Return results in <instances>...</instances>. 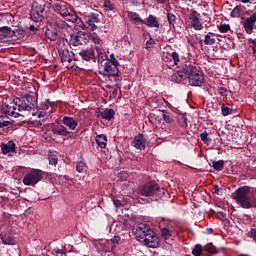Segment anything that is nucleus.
Segmentation results:
<instances>
[{
    "mask_svg": "<svg viewBox=\"0 0 256 256\" xmlns=\"http://www.w3.org/2000/svg\"><path fill=\"white\" fill-rule=\"evenodd\" d=\"M212 167L215 171H223V167H225V161L218 160L212 162Z\"/></svg>",
    "mask_w": 256,
    "mask_h": 256,
    "instance_id": "c756f323",
    "label": "nucleus"
},
{
    "mask_svg": "<svg viewBox=\"0 0 256 256\" xmlns=\"http://www.w3.org/2000/svg\"><path fill=\"white\" fill-rule=\"evenodd\" d=\"M243 3H249L251 0H241Z\"/></svg>",
    "mask_w": 256,
    "mask_h": 256,
    "instance_id": "338daca9",
    "label": "nucleus"
},
{
    "mask_svg": "<svg viewBox=\"0 0 256 256\" xmlns=\"http://www.w3.org/2000/svg\"><path fill=\"white\" fill-rule=\"evenodd\" d=\"M1 150L3 155H7V153H15V142L9 141L7 144H2Z\"/></svg>",
    "mask_w": 256,
    "mask_h": 256,
    "instance_id": "aec40b11",
    "label": "nucleus"
},
{
    "mask_svg": "<svg viewBox=\"0 0 256 256\" xmlns=\"http://www.w3.org/2000/svg\"><path fill=\"white\" fill-rule=\"evenodd\" d=\"M47 0H33L30 17L32 21L39 23L45 17V5Z\"/></svg>",
    "mask_w": 256,
    "mask_h": 256,
    "instance_id": "423d86ee",
    "label": "nucleus"
},
{
    "mask_svg": "<svg viewBox=\"0 0 256 256\" xmlns=\"http://www.w3.org/2000/svg\"><path fill=\"white\" fill-rule=\"evenodd\" d=\"M12 35L13 37H18V39H21L23 37V34L19 35V30H13L11 33V28L9 27H1L0 28V43H3V41H7L8 37Z\"/></svg>",
    "mask_w": 256,
    "mask_h": 256,
    "instance_id": "ddd939ff",
    "label": "nucleus"
},
{
    "mask_svg": "<svg viewBox=\"0 0 256 256\" xmlns=\"http://www.w3.org/2000/svg\"><path fill=\"white\" fill-rule=\"evenodd\" d=\"M56 25H57V27H59V28H63V27H65V21H62V20H57L56 21Z\"/></svg>",
    "mask_w": 256,
    "mask_h": 256,
    "instance_id": "3c124183",
    "label": "nucleus"
},
{
    "mask_svg": "<svg viewBox=\"0 0 256 256\" xmlns=\"http://www.w3.org/2000/svg\"><path fill=\"white\" fill-rule=\"evenodd\" d=\"M63 124L66 126V127H69V129H71L72 131H75V129H77V121L74 120L73 117H69V116H65L63 118Z\"/></svg>",
    "mask_w": 256,
    "mask_h": 256,
    "instance_id": "6ab92c4d",
    "label": "nucleus"
},
{
    "mask_svg": "<svg viewBox=\"0 0 256 256\" xmlns=\"http://www.w3.org/2000/svg\"><path fill=\"white\" fill-rule=\"evenodd\" d=\"M78 55L81 57L82 61H91L95 59V50H93V48L82 50Z\"/></svg>",
    "mask_w": 256,
    "mask_h": 256,
    "instance_id": "dca6fc26",
    "label": "nucleus"
},
{
    "mask_svg": "<svg viewBox=\"0 0 256 256\" xmlns=\"http://www.w3.org/2000/svg\"><path fill=\"white\" fill-rule=\"evenodd\" d=\"M106 61H111V63H114V65H119V61L115 59V54H110V59H106Z\"/></svg>",
    "mask_w": 256,
    "mask_h": 256,
    "instance_id": "a18cd8bd",
    "label": "nucleus"
},
{
    "mask_svg": "<svg viewBox=\"0 0 256 256\" xmlns=\"http://www.w3.org/2000/svg\"><path fill=\"white\" fill-rule=\"evenodd\" d=\"M202 253H203V246H201V244H197L192 250V254H194L195 256H199Z\"/></svg>",
    "mask_w": 256,
    "mask_h": 256,
    "instance_id": "c9c22d12",
    "label": "nucleus"
},
{
    "mask_svg": "<svg viewBox=\"0 0 256 256\" xmlns=\"http://www.w3.org/2000/svg\"><path fill=\"white\" fill-rule=\"evenodd\" d=\"M54 133H55L56 135H61L62 137H69V135H70L71 132H69V131L67 130V128H65V127H60V128H56V129L54 130Z\"/></svg>",
    "mask_w": 256,
    "mask_h": 256,
    "instance_id": "c85d7f7f",
    "label": "nucleus"
},
{
    "mask_svg": "<svg viewBox=\"0 0 256 256\" xmlns=\"http://www.w3.org/2000/svg\"><path fill=\"white\" fill-rule=\"evenodd\" d=\"M40 109H42V111H47L49 109V105L47 103H42L40 105Z\"/></svg>",
    "mask_w": 256,
    "mask_h": 256,
    "instance_id": "603ef678",
    "label": "nucleus"
},
{
    "mask_svg": "<svg viewBox=\"0 0 256 256\" xmlns=\"http://www.w3.org/2000/svg\"><path fill=\"white\" fill-rule=\"evenodd\" d=\"M200 139L205 143V145H209L211 143V138H209V134L207 132H202L200 134Z\"/></svg>",
    "mask_w": 256,
    "mask_h": 256,
    "instance_id": "72a5a7b5",
    "label": "nucleus"
},
{
    "mask_svg": "<svg viewBox=\"0 0 256 256\" xmlns=\"http://www.w3.org/2000/svg\"><path fill=\"white\" fill-rule=\"evenodd\" d=\"M176 75L178 77V81H185V79H188L189 85L192 87H201L203 81H205L203 72L197 69V67L193 66L191 62H186L183 64L180 70L177 71Z\"/></svg>",
    "mask_w": 256,
    "mask_h": 256,
    "instance_id": "f257e3e1",
    "label": "nucleus"
},
{
    "mask_svg": "<svg viewBox=\"0 0 256 256\" xmlns=\"http://www.w3.org/2000/svg\"><path fill=\"white\" fill-rule=\"evenodd\" d=\"M133 234L142 245L150 247L151 249H157V247H159V237L147 224H136L133 228Z\"/></svg>",
    "mask_w": 256,
    "mask_h": 256,
    "instance_id": "f03ea898",
    "label": "nucleus"
},
{
    "mask_svg": "<svg viewBox=\"0 0 256 256\" xmlns=\"http://www.w3.org/2000/svg\"><path fill=\"white\" fill-rule=\"evenodd\" d=\"M232 197L236 201L237 205H240L242 209H251L256 207L255 194L251 192V188L249 186L238 188L232 194Z\"/></svg>",
    "mask_w": 256,
    "mask_h": 256,
    "instance_id": "20e7f679",
    "label": "nucleus"
},
{
    "mask_svg": "<svg viewBox=\"0 0 256 256\" xmlns=\"http://www.w3.org/2000/svg\"><path fill=\"white\" fill-rule=\"evenodd\" d=\"M29 29H30V31H37V28L34 25L30 26Z\"/></svg>",
    "mask_w": 256,
    "mask_h": 256,
    "instance_id": "680f3d73",
    "label": "nucleus"
},
{
    "mask_svg": "<svg viewBox=\"0 0 256 256\" xmlns=\"http://www.w3.org/2000/svg\"><path fill=\"white\" fill-rule=\"evenodd\" d=\"M182 119H183V121H184V123L182 124L183 127H187V118L182 117Z\"/></svg>",
    "mask_w": 256,
    "mask_h": 256,
    "instance_id": "bf43d9fd",
    "label": "nucleus"
},
{
    "mask_svg": "<svg viewBox=\"0 0 256 256\" xmlns=\"http://www.w3.org/2000/svg\"><path fill=\"white\" fill-rule=\"evenodd\" d=\"M133 145L135 149H138L139 151H143L145 149V145H147V140H145V137L143 134H138L135 136Z\"/></svg>",
    "mask_w": 256,
    "mask_h": 256,
    "instance_id": "2eb2a0df",
    "label": "nucleus"
},
{
    "mask_svg": "<svg viewBox=\"0 0 256 256\" xmlns=\"http://www.w3.org/2000/svg\"><path fill=\"white\" fill-rule=\"evenodd\" d=\"M218 93L222 96V97H227V90L226 88L220 87L218 89Z\"/></svg>",
    "mask_w": 256,
    "mask_h": 256,
    "instance_id": "de8ad7c7",
    "label": "nucleus"
},
{
    "mask_svg": "<svg viewBox=\"0 0 256 256\" xmlns=\"http://www.w3.org/2000/svg\"><path fill=\"white\" fill-rule=\"evenodd\" d=\"M4 245H17V240L9 235H1L0 237Z\"/></svg>",
    "mask_w": 256,
    "mask_h": 256,
    "instance_id": "cd10ccee",
    "label": "nucleus"
},
{
    "mask_svg": "<svg viewBox=\"0 0 256 256\" xmlns=\"http://www.w3.org/2000/svg\"><path fill=\"white\" fill-rule=\"evenodd\" d=\"M104 8L106 9V11H113V4L109 0H105Z\"/></svg>",
    "mask_w": 256,
    "mask_h": 256,
    "instance_id": "79ce46f5",
    "label": "nucleus"
},
{
    "mask_svg": "<svg viewBox=\"0 0 256 256\" xmlns=\"http://www.w3.org/2000/svg\"><path fill=\"white\" fill-rule=\"evenodd\" d=\"M95 49L98 55V63L100 65H104V63H107V54H105L103 46H95Z\"/></svg>",
    "mask_w": 256,
    "mask_h": 256,
    "instance_id": "a211bd4d",
    "label": "nucleus"
},
{
    "mask_svg": "<svg viewBox=\"0 0 256 256\" xmlns=\"http://www.w3.org/2000/svg\"><path fill=\"white\" fill-rule=\"evenodd\" d=\"M221 112L224 117H227V115H231L233 113V110L225 105L221 107Z\"/></svg>",
    "mask_w": 256,
    "mask_h": 256,
    "instance_id": "e433bc0d",
    "label": "nucleus"
},
{
    "mask_svg": "<svg viewBox=\"0 0 256 256\" xmlns=\"http://www.w3.org/2000/svg\"><path fill=\"white\" fill-rule=\"evenodd\" d=\"M70 41L74 47H77L78 45H87V43H89V33L79 31L76 34H72Z\"/></svg>",
    "mask_w": 256,
    "mask_h": 256,
    "instance_id": "9b49d317",
    "label": "nucleus"
},
{
    "mask_svg": "<svg viewBox=\"0 0 256 256\" xmlns=\"http://www.w3.org/2000/svg\"><path fill=\"white\" fill-rule=\"evenodd\" d=\"M251 43L253 44V47H256V39L251 40Z\"/></svg>",
    "mask_w": 256,
    "mask_h": 256,
    "instance_id": "e2e57ef3",
    "label": "nucleus"
},
{
    "mask_svg": "<svg viewBox=\"0 0 256 256\" xmlns=\"http://www.w3.org/2000/svg\"><path fill=\"white\" fill-rule=\"evenodd\" d=\"M162 113H163L162 119H164L165 123H173V119H172L171 116L167 113V111L163 110Z\"/></svg>",
    "mask_w": 256,
    "mask_h": 256,
    "instance_id": "58836bf2",
    "label": "nucleus"
},
{
    "mask_svg": "<svg viewBox=\"0 0 256 256\" xmlns=\"http://www.w3.org/2000/svg\"><path fill=\"white\" fill-rule=\"evenodd\" d=\"M100 117L106 119V121H111L115 117V110L106 108L104 111L100 112Z\"/></svg>",
    "mask_w": 256,
    "mask_h": 256,
    "instance_id": "412c9836",
    "label": "nucleus"
},
{
    "mask_svg": "<svg viewBox=\"0 0 256 256\" xmlns=\"http://www.w3.org/2000/svg\"><path fill=\"white\" fill-rule=\"evenodd\" d=\"M231 17H239L241 15V7L236 6L230 13Z\"/></svg>",
    "mask_w": 256,
    "mask_h": 256,
    "instance_id": "a19ab883",
    "label": "nucleus"
},
{
    "mask_svg": "<svg viewBox=\"0 0 256 256\" xmlns=\"http://www.w3.org/2000/svg\"><path fill=\"white\" fill-rule=\"evenodd\" d=\"M146 25L147 27H155L156 29H159V21H157V17L151 14L146 19Z\"/></svg>",
    "mask_w": 256,
    "mask_h": 256,
    "instance_id": "bb28decb",
    "label": "nucleus"
},
{
    "mask_svg": "<svg viewBox=\"0 0 256 256\" xmlns=\"http://www.w3.org/2000/svg\"><path fill=\"white\" fill-rule=\"evenodd\" d=\"M204 251H207V253H211V255H217V248L213 246L212 244H207L204 247Z\"/></svg>",
    "mask_w": 256,
    "mask_h": 256,
    "instance_id": "f704fd0d",
    "label": "nucleus"
},
{
    "mask_svg": "<svg viewBox=\"0 0 256 256\" xmlns=\"http://www.w3.org/2000/svg\"><path fill=\"white\" fill-rule=\"evenodd\" d=\"M242 25L245 29V32L248 35H251L253 33V29H255V23L250 17H247L243 22Z\"/></svg>",
    "mask_w": 256,
    "mask_h": 256,
    "instance_id": "f3484780",
    "label": "nucleus"
},
{
    "mask_svg": "<svg viewBox=\"0 0 256 256\" xmlns=\"http://www.w3.org/2000/svg\"><path fill=\"white\" fill-rule=\"evenodd\" d=\"M128 17L135 23V25H143L145 23V21L139 17V14L135 12H128Z\"/></svg>",
    "mask_w": 256,
    "mask_h": 256,
    "instance_id": "393cba45",
    "label": "nucleus"
},
{
    "mask_svg": "<svg viewBox=\"0 0 256 256\" xmlns=\"http://www.w3.org/2000/svg\"><path fill=\"white\" fill-rule=\"evenodd\" d=\"M35 97L27 95L21 98H15L10 104L6 105L4 111L10 117H20L19 111H33L35 109Z\"/></svg>",
    "mask_w": 256,
    "mask_h": 256,
    "instance_id": "7ed1b4c3",
    "label": "nucleus"
},
{
    "mask_svg": "<svg viewBox=\"0 0 256 256\" xmlns=\"http://www.w3.org/2000/svg\"><path fill=\"white\" fill-rule=\"evenodd\" d=\"M49 165H57L59 163V158L53 152H49L48 154Z\"/></svg>",
    "mask_w": 256,
    "mask_h": 256,
    "instance_id": "7c9ffc66",
    "label": "nucleus"
},
{
    "mask_svg": "<svg viewBox=\"0 0 256 256\" xmlns=\"http://www.w3.org/2000/svg\"><path fill=\"white\" fill-rule=\"evenodd\" d=\"M158 3H166L167 0H156Z\"/></svg>",
    "mask_w": 256,
    "mask_h": 256,
    "instance_id": "0e129e2a",
    "label": "nucleus"
},
{
    "mask_svg": "<svg viewBox=\"0 0 256 256\" xmlns=\"http://www.w3.org/2000/svg\"><path fill=\"white\" fill-rule=\"evenodd\" d=\"M96 143L100 149H105L107 147V136L104 134L97 135Z\"/></svg>",
    "mask_w": 256,
    "mask_h": 256,
    "instance_id": "b1692460",
    "label": "nucleus"
},
{
    "mask_svg": "<svg viewBox=\"0 0 256 256\" xmlns=\"http://www.w3.org/2000/svg\"><path fill=\"white\" fill-rule=\"evenodd\" d=\"M43 123H45V120H35V121H33L34 127H41V125H43Z\"/></svg>",
    "mask_w": 256,
    "mask_h": 256,
    "instance_id": "09e8293b",
    "label": "nucleus"
},
{
    "mask_svg": "<svg viewBox=\"0 0 256 256\" xmlns=\"http://www.w3.org/2000/svg\"><path fill=\"white\" fill-rule=\"evenodd\" d=\"M112 243L114 245H117L119 243V241H121V237L119 236H114L112 239H111Z\"/></svg>",
    "mask_w": 256,
    "mask_h": 256,
    "instance_id": "8fccbe9b",
    "label": "nucleus"
},
{
    "mask_svg": "<svg viewBox=\"0 0 256 256\" xmlns=\"http://www.w3.org/2000/svg\"><path fill=\"white\" fill-rule=\"evenodd\" d=\"M214 193H216L217 195H219V186H215V188H214Z\"/></svg>",
    "mask_w": 256,
    "mask_h": 256,
    "instance_id": "052dcab7",
    "label": "nucleus"
},
{
    "mask_svg": "<svg viewBox=\"0 0 256 256\" xmlns=\"http://www.w3.org/2000/svg\"><path fill=\"white\" fill-rule=\"evenodd\" d=\"M114 205H115V207H117V208L123 207V204L121 203L120 200H114Z\"/></svg>",
    "mask_w": 256,
    "mask_h": 256,
    "instance_id": "864d4df0",
    "label": "nucleus"
},
{
    "mask_svg": "<svg viewBox=\"0 0 256 256\" xmlns=\"http://www.w3.org/2000/svg\"><path fill=\"white\" fill-rule=\"evenodd\" d=\"M55 253L57 255H63V253H65V252L62 249H57V250H55Z\"/></svg>",
    "mask_w": 256,
    "mask_h": 256,
    "instance_id": "6e6d98bb",
    "label": "nucleus"
},
{
    "mask_svg": "<svg viewBox=\"0 0 256 256\" xmlns=\"http://www.w3.org/2000/svg\"><path fill=\"white\" fill-rule=\"evenodd\" d=\"M218 29L220 33H227V31H230L231 26L229 24H221L220 26H218Z\"/></svg>",
    "mask_w": 256,
    "mask_h": 256,
    "instance_id": "4c0bfd02",
    "label": "nucleus"
},
{
    "mask_svg": "<svg viewBox=\"0 0 256 256\" xmlns=\"http://www.w3.org/2000/svg\"><path fill=\"white\" fill-rule=\"evenodd\" d=\"M68 21L70 23H75V27H77L78 29H86L85 20L83 22V20H81V18H79L75 12H74V19H70Z\"/></svg>",
    "mask_w": 256,
    "mask_h": 256,
    "instance_id": "5701e85b",
    "label": "nucleus"
},
{
    "mask_svg": "<svg viewBox=\"0 0 256 256\" xmlns=\"http://www.w3.org/2000/svg\"><path fill=\"white\" fill-rule=\"evenodd\" d=\"M99 74L103 75V77H119L118 64L111 61L104 62L99 66Z\"/></svg>",
    "mask_w": 256,
    "mask_h": 256,
    "instance_id": "0eeeda50",
    "label": "nucleus"
},
{
    "mask_svg": "<svg viewBox=\"0 0 256 256\" xmlns=\"http://www.w3.org/2000/svg\"><path fill=\"white\" fill-rule=\"evenodd\" d=\"M191 27L195 31H202L203 23H201V14L193 10L190 14Z\"/></svg>",
    "mask_w": 256,
    "mask_h": 256,
    "instance_id": "4468645a",
    "label": "nucleus"
},
{
    "mask_svg": "<svg viewBox=\"0 0 256 256\" xmlns=\"http://www.w3.org/2000/svg\"><path fill=\"white\" fill-rule=\"evenodd\" d=\"M89 41L94 43L95 47H103V40H101L97 33L89 34Z\"/></svg>",
    "mask_w": 256,
    "mask_h": 256,
    "instance_id": "4be33fe9",
    "label": "nucleus"
},
{
    "mask_svg": "<svg viewBox=\"0 0 256 256\" xmlns=\"http://www.w3.org/2000/svg\"><path fill=\"white\" fill-rule=\"evenodd\" d=\"M174 65H177L179 63V54L177 52H172L171 55Z\"/></svg>",
    "mask_w": 256,
    "mask_h": 256,
    "instance_id": "37998d69",
    "label": "nucleus"
},
{
    "mask_svg": "<svg viewBox=\"0 0 256 256\" xmlns=\"http://www.w3.org/2000/svg\"><path fill=\"white\" fill-rule=\"evenodd\" d=\"M151 47H153V44L150 42L146 43V49H151Z\"/></svg>",
    "mask_w": 256,
    "mask_h": 256,
    "instance_id": "13d9d810",
    "label": "nucleus"
},
{
    "mask_svg": "<svg viewBox=\"0 0 256 256\" xmlns=\"http://www.w3.org/2000/svg\"><path fill=\"white\" fill-rule=\"evenodd\" d=\"M115 81H119V79H118V78H115Z\"/></svg>",
    "mask_w": 256,
    "mask_h": 256,
    "instance_id": "774afa93",
    "label": "nucleus"
},
{
    "mask_svg": "<svg viewBox=\"0 0 256 256\" xmlns=\"http://www.w3.org/2000/svg\"><path fill=\"white\" fill-rule=\"evenodd\" d=\"M161 234H162L163 239H165V240H167V239H169V237H171V231H169V229H167V228H162Z\"/></svg>",
    "mask_w": 256,
    "mask_h": 256,
    "instance_id": "ea45409f",
    "label": "nucleus"
},
{
    "mask_svg": "<svg viewBox=\"0 0 256 256\" xmlns=\"http://www.w3.org/2000/svg\"><path fill=\"white\" fill-rule=\"evenodd\" d=\"M57 11H59L60 15L66 20L70 21L75 17V11L71 9V6L67 4V2H59L57 5Z\"/></svg>",
    "mask_w": 256,
    "mask_h": 256,
    "instance_id": "9d476101",
    "label": "nucleus"
},
{
    "mask_svg": "<svg viewBox=\"0 0 256 256\" xmlns=\"http://www.w3.org/2000/svg\"><path fill=\"white\" fill-rule=\"evenodd\" d=\"M85 28L88 31H95L97 29V24L99 23V14L90 13L84 17Z\"/></svg>",
    "mask_w": 256,
    "mask_h": 256,
    "instance_id": "f8f14e48",
    "label": "nucleus"
},
{
    "mask_svg": "<svg viewBox=\"0 0 256 256\" xmlns=\"http://www.w3.org/2000/svg\"><path fill=\"white\" fill-rule=\"evenodd\" d=\"M38 117H39V119L44 120V122L47 121V112H45V111L42 110V111L38 114Z\"/></svg>",
    "mask_w": 256,
    "mask_h": 256,
    "instance_id": "49530a36",
    "label": "nucleus"
},
{
    "mask_svg": "<svg viewBox=\"0 0 256 256\" xmlns=\"http://www.w3.org/2000/svg\"><path fill=\"white\" fill-rule=\"evenodd\" d=\"M59 55L66 69L68 70L75 69V63L73 62V61H77V58L75 57V53L67 49H64V50H59Z\"/></svg>",
    "mask_w": 256,
    "mask_h": 256,
    "instance_id": "6e6552de",
    "label": "nucleus"
},
{
    "mask_svg": "<svg viewBox=\"0 0 256 256\" xmlns=\"http://www.w3.org/2000/svg\"><path fill=\"white\" fill-rule=\"evenodd\" d=\"M139 194L142 197H150L152 201H159L165 195V189L158 186V184L149 182L139 188Z\"/></svg>",
    "mask_w": 256,
    "mask_h": 256,
    "instance_id": "39448f33",
    "label": "nucleus"
},
{
    "mask_svg": "<svg viewBox=\"0 0 256 256\" xmlns=\"http://www.w3.org/2000/svg\"><path fill=\"white\" fill-rule=\"evenodd\" d=\"M216 41H217V34L213 32H209L204 39L205 45H215Z\"/></svg>",
    "mask_w": 256,
    "mask_h": 256,
    "instance_id": "a878e982",
    "label": "nucleus"
},
{
    "mask_svg": "<svg viewBox=\"0 0 256 256\" xmlns=\"http://www.w3.org/2000/svg\"><path fill=\"white\" fill-rule=\"evenodd\" d=\"M9 125H11L10 121L0 119V129H2V127H9Z\"/></svg>",
    "mask_w": 256,
    "mask_h": 256,
    "instance_id": "c03bdc74",
    "label": "nucleus"
},
{
    "mask_svg": "<svg viewBox=\"0 0 256 256\" xmlns=\"http://www.w3.org/2000/svg\"><path fill=\"white\" fill-rule=\"evenodd\" d=\"M43 179V172L41 170H32L25 174L23 178L24 185H37Z\"/></svg>",
    "mask_w": 256,
    "mask_h": 256,
    "instance_id": "1a4fd4ad",
    "label": "nucleus"
},
{
    "mask_svg": "<svg viewBox=\"0 0 256 256\" xmlns=\"http://www.w3.org/2000/svg\"><path fill=\"white\" fill-rule=\"evenodd\" d=\"M6 17V14L0 13V21H5Z\"/></svg>",
    "mask_w": 256,
    "mask_h": 256,
    "instance_id": "5fc2aeb1",
    "label": "nucleus"
},
{
    "mask_svg": "<svg viewBox=\"0 0 256 256\" xmlns=\"http://www.w3.org/2000/svg\"><path fill=\"white\" fill-rule=\"evenodd\" d=\"M76 171H78V173H85V171H87V164L83 161H79L76 165Z\"/></svg>",
    "mask_w": 256,
    "mask_h": 256,
    "instance_id": "2f4dec72",
    "label": "nucleus"
},
{
    "mask_svg": "<svg viewBox=\"0 0 256 256\" xmlns=\"http://www.w3.org/2000/svg\"><path fill=\"white\" fill-rule=\"evenodd\" d=\"M167 21H168L169 25H175V23L177 21V16H175V14H173L171 12H167Z\"/></svg>",
    "mask_w": 256,
    "mask_h": 256,
    "instance_id": "473e14b6",
    "label": "nucleus"
},
{
    "mask_svg": "<svg viewBox=\"0 0 256 256\" xmlns=\"http://www.w3.org/2000/svg\"><path fill=\"white\" fill-rule=\"evenodd\" d=\"M250 18L253 20L254 23H256V12H254Z\"/></svg>",
    "mask_w": 256,
    "mask_h": 256,
    "instance_id": "4d7b16f0",
    "label": "nucleus"
},
{
    "mask_svg": "<svg viewBox=\"0 0 256 256\" xmlns=\"http://www.w3.org/2000/svg\"><path fill=\"white\" fill-rule=\"evenodd\" d=\"M208 233H213V228H207Z\"/></svg>",
    "mask_w": 256,
    "mask_h": 256,
    "instance_id": "69168bd1",
    "label": "nucleus"
}]
</instances>
